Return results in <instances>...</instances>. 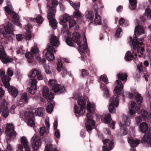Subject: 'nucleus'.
I'll return each instance as SVG.
<instances>
[{"label":"nucleus","instance_id":"f257e3e1","mask_svg":"<svg viewBox=\"0 0 151 151\" xmlns=\"http://www.w3.org/2000/svg\"><path fill=\"white\" fill-rule=\"evenodd\" d=\"M95 105L93 103H91L89 101H87V110L88 113L86 114L87 119L86 120V127L89 132L90 130L94 126L95 121L93 119L92 114L94 111Z\"/></svg>","mask_w":151,"mask_h":151},{"label":"nucleus","instance_id":"f03ea898","mask_svg":"<svg viewBox=\"0 0 151 151\" xmlns=\"http://www.w3.org/2000/svg\"><path fill=\"white\" fill-rule=\"evenodd\" d=\"M144 38L143 37L141 39H139L137 40V37H134L133 38V40L132 37L129 38V40L130 42L132 41V44L133 45V48L134 49V51H133V52H134L135 50H137V53L138 54V56L140 57L141 55L143 54V52L144 50V48L143 46H142L143 43L142 42L144 40Z\"/></svg>","mask_w":151,"mask_h":151},{"label":"nucleus","instance_id":"7ed1b4c3","mask_svg":"<svg viewBox=\"0 0 151 151\" xmlns=\"http://www.w3.org/2000/svg\"><path fill=\"white\" fill-rule=\"evenodd\" d=\"M139 108L138 107L134 101H132L131 102L130 106L129 109V111L131 115H132L134 114L137 111L138 114L140 113L141 115L145 120L148 119L149 115L148 113L145 110L142 109L141 111H139Z\"/></svg>","mask_w":151,"mask_h":151},{"label":"nucleus","instance_id":"20e7f679","mask_svg":"<svg viewBox=\"0 0 151 151\" xmlns=\"http://www.w3.org/2000/svg\"><path fill=\"white\" fill-rule=\"evenodd\" d=\"M6 2L7 6L5 7V11L12 17L14 24L18 26L21 27V24L19 21L18 16L13 11L12 7L10 1L9 0H7Z\"/></svg>","mask_w":151,"mask_h":151},{"label":"nucleus","instance_id":"39448f33","mask_svg":"<svg viewBox=\"0 0 151 151\" xmlns=\"http://www.w3.org/2000/svg\"><path fill=\"white\" fill-rule=\"evenodd\" d=\"M48 9L47 18L49 20L50 24L53 29H56L57 26V22L54 18V14L55 9L53 7L47 5Z\"/></svg>","mask_w":151,"mask_h":151},{"label":"nucleus","instance_id":"423d86ee","mask_svg":"<svg viewBox=\"0 0 151 151\" xmlns=\"http://www.w3.org/2000/svg\"><path fill=\"white\" fill-rule=\"evenodd\" d=\"M130 124V120L129 118L126 116H123V120L120 123V131L122 133V135L127 134V132L126 128V127L129 125Z\"/></svg>","mask_w":151,"mask_h":151},{"label":"nucleus","instance_id":"0eeeda50","mask_svg":"<svg viewBox=\"0 0 151 151\" xmlns=\"http://www.w3.org/2000/svg\"><path fill=\"white\" fill-rule=\"evenodd\" d=\"M111 103L109 104V109L111 113L115 112V108L117 107L119 105L118 99L117 96L115 95L110 99Z\"/></svg>","mask_w":151,"mask_h":151},{"label":"nucleus","instance_id":"6e6552de","mask_svg":"<svg viewBox=\"0 0 151 151\" xmlns=\"http://www.w3.org/2000/svg\"><path fill=\"white\" fill-rule=\"evenodd\" d=\"M6 135L11 139L12 138L15 137L16 133L14 130V127L12 124H7L6 130Z\"/></svg>","mask_w":151,"mask_h":151},{"label":"nucleus","instance_id":"1a4fd4ad","mask_svg":"<svg viewBox=\"0 0 151 151\" xmlns=\"http://www.w3.org/2000/svg\"><path fill=\"white\" fill-rule=\"evenodd\" d=\"M1 108L3 109L2 115L3 116L6 118L9 114V111L7 107V103L4 99L0 100V113H1Z\"/></svg>","mask_w":151,"mask_h":151},{"label":"nucleus","instance_id":"9d476101","mask_svg":"<svg viewBox=\"0 0 151 151\" xmlns=\"http://www.w3.org/2000/svg\"><path fill=\"white\" fill-rule=\"evenodd\" d=\"M32 146L34 150H37L41 145V142L39 137L34 135L31 139Z\"/></svg>","mask_w":151,"mask_h":151},{"label":"nucleus","instance_id":"9b49d317","mask_svg":"<svg viewBox=\"0 0 151 151\" xmlns=\"http://www.w3.org/2000/svg\"><path fill=\"white\" fill-rule=\"evenodd\" d=\"M103 142L104 144L103 147V151H110L114 147V145L112 141L109 139H106L103 140Z\"/></svg>","mask_w":151,"mask_h":151},{"label":"nucleus","instance_id":"f8f14e48","mask_svg":"<svg viewBox=\"0 0 151 151\" xmlns=\"http://www.w3.org/2000/svg\"><path fill=\"white\" fill-rule=\"evenodd\" d=\"M47 51V52L45 54V56L47 60L50 61L53 60L55 57L53 52H55V48L52 46L48 45Z\"/></svg>","mask_w":151,"mask_h":151},{"label":"nucleus","instance_id":"ddd939ff","mask_svg":"<svg viewBox=\"0 0 151 151\" xmlns=\"http://www.w3.org/2000/svg\"><path fill=\"white\" fill-rule=\"evenodd\" d=\"M2 33L4 37L8 36L9 34H13V28L11 24L8 23L7 26L3 29Z\"/></svg>","mask_w":151,"mask_h":151},{"label":"nucleus","instance_id":"4468645a","mask_svg":"<svg viewBox=\"0 0 151 151\" xmlns=\"http://www.w3.org/2000/svg\"><path fill=\"white\" fill-rule=\"evenodd\" d=\"M117 86L114 90V93L117 95H120L123 89V86L120 80H116Z\"/></svg>","mask_w":151,"mask_h":151},{"label":"nucleus","instance_id":"2eb2a0df","mask_svg":"<svg viewBox=\"0 0 151 151\" xmlns=\"http://www.w3.org/2000/svg\"><path fill=\"white\" fill-rule=\"evenodd\" d=\"M20 141L21 144H19L18 145L17 148L20 151H23V147L29 145L28 141L26 137L24 136L21 138Z\"/></svg>","mask_w":151,"mask_h":151},{"label":"nucleus","instance_id":"dca6fc26","mask_svg":"<svg viewBox=\"0 0 151 151\" xmlns=\"http://www.w3.org/2000/svg\"><path fill=\"white\" fill-rule=\"evenodd\" d=\"M76 96H77L78 97V100L77 102L78 105L79 106L81 109H83V111H84V109H85L86 105L85 102V99L84 98L80 96L79 95H77L75 96H74L73 98L75 99L76 98Z\"/></svg>","mask_w":151,"mask_h":151},{"label":"nucleus","instance_id":"f3484780","mask_svg":"<svg viewBox=\"0 0 151 151\" xmlns=\"http://www.w3.org/2000/svg\"><path fill=\"white\" fill-rule=\"evenodd\" d=\"M71 19V18L69 15L68 14H65L64 15L62 18L60 19L59 23L63 25V28L65 29L67 27V25L65 23L69 21Z\"/></svg>","mask_w":151,"mask_h":151},{"label":"nucleus","instance_id":"a211bd4d","mask_svg":"<svg viewBox=\"0 0 151 151\" xmlns=\"http://www.w3.org/2000/svg\"><path fill=\"white\" fill-rule=\"evenodd\" d=\"M31 85L29 89V92L32 94H34L37 91V80L35 79H32L31 81Z\"/></svg>","mask_w":151,"mask_h":151},{"label":"nucleus","instance_id":"6ab92c4d","mask_svg":"<svg viewBox=\"0 0 151 151\" xmlns=\"http://www.w3.org/2000/svg\"><path fill=\"white\" fill-rule=\"evenodd\" d=\"M42 93L43 97L48 100V98L51 99V97H50V96H52L53 99L54 98V95L51 92H50L48 88L46 86L43 87Z\"/></svg>","mask_w":151,"mask_h":151},{"label":"nucleus","instance_id":"aec40b11","mask_svg":"<svg viewBox=\"0 0 151 151\" xmlns=\"http://www.w3.org/2000/svg\"><path fill=\"white\" fill-rule=\"evenodd\" d=\"M52 96H50V97H51V99L48 98L47 101L48 103H49V104L47 105V108L46 111L49 113H51L53 109V105L54 104V101L53 99Z\"/></svg>","mask_w":151,"mask_h":151},{"label":"nucleus","instance_id":"412c9836","mask_svg":"<svg viewBox=\"0 0 151 151\" xmlns=\"http://www.w3.org/2000/svg\"><path fill=\"white\" fill-rule=\"evenodd\" d=\"M25 116H28V117H27V118L28 119V125L32 127L35 126V122L33 119L32 118V117L33 116V113L31 112H28L26 113Z\"/></svg>","mask_w":151,"mask_h":151},{"label":"nucleus","instance_id":"4be33fe9","mask_svg":"<svg viewBox=\"0 0 151 151\" xmlns=\"http://www.w3.org/2000/svg\"><path fill=\"white\" fill-rule=\"evenodd\" d=\"M80 35L76 32L74 33L73 34L72 38L73 42H76L79 45V47L80 48L81 46L80 45L81 42L80 40Z\"/></svg>","mask_w":151,"mask_h":151},{"label":"nucleus","instance_id":"5701e85b","mask_svg":"<svg viewBox=\"0 0 151 151\" xmlns=\"http://www.w3.org/2000/svg\"><path fill=\"white\" fill-rule=\"evenodd\" d=\"M52 89L55 93H62L65 91V88L57 83L52 87Z\"/></svg>","mask_w":151,"mask_h":151},{"label":"nucleus","instance_id":"b1692460","mask_svg":"<svg viewBox=\"0 0 151 151\" xmlns=\"http://www.w3.org/2000/svg\"><path fill=\"white\" fill-rule=\"evenodd\" d=\"M50 43L51 44L54 46H57L60 44L58 38L56 36L52 35L51 36L50 39Z\"/></svg>","mask_w":151,"mask_h":151},{"label":"nucleus","instance_id":"393cba45","mask_svg":"<svg viewBox=\"0 0 151 151\" xmlns=\"http://www.w3.org/2000/svg\"><path fill=\"white\" fill-rule=\"evenodd\" d=\"M32 25L30 23H28L27 25L25 27V29L27 30L25 36V39L27 40H29L31 38L32 36L31 32L29 30H28V29L32 28Z\"/></svg>","mask_w":151,"mask_h":151},{"label":"nucleus","instance_id":"a878e982","mask_svg":"<svg viewBox=\"0 0 151 151\" xmlns=\"http://www.w3.org/2000/svg\"><path fill=\"white\" fill-rule=\"evenodd\" d=\"M148 125L147 123L142 122L140 124L138 128L139 131L145 133L148 129Z\"/></svg>","mask_w":151,"mask_h":151},{"label":"nucleus","instance_id":"bb28decb","mask_svg":"<svg viewBox=\"0 0 151 151\" xmlns=\"http://www.w3.org/2000/svg\"><path fill=\"white\" fill-rule=\"evenodd\" d=\"M2 81L6 88H8L9 86V82L11 78L9 76H4L1 77Z\"/></svg>","mask_w":151,"mask_h":151},{"label":"nucleus","instance_id":"cd10ccee","mask_svg":"<svg viewBox=\"0 0 151 151\" xmlns=\"http://www.w3.org/2000/svg\"><path fill=\"white\" fill-rule=\"evenodd\" d=\"M135 32L136 35H139L145 33V30L143 27L138 25L135 27Z\"/></svg>","mask_w":151,"mask_h":151},{"label":"nucleus","instance_id":"c85d7f7f","mask_svg":"<svg viewBox=\"0 0 151 151\" xmlns=\"http://www.w3.org/2000/svg\"><path fill=\"white\" fill-rule=\"evenodd\" d=\"M92 23L95 25H101L102 21L101 17L98 14H96L94 20Z\"/></svg>","mask_w":151,"mask_h":151},{"label":"nucleus","instance_id":"c756f323","mask_svg":"<svg viewBox=\"0 0 151 151\" xmlns=\"http://www.w3.org/2000/svg\"><path fill=\"white\" fill-rule=\"evenodd\" d=\"M9 91L10 92L11 95L14 97H16L18 93V91L17 89L16 88L10 86L7 88Z\"/></svg>","mask_w":151,"mask_h":151},{"label":"nucleus","instance_id":"7c9ffc66","mask_svg":"<svg viewBox=\"0 0 151 151\" xmlns=\"http://www.w3.org/2000/svg\"><path fill=\"white\" fill-rule=\"evenodd\" d=\"M28 20H30L31 23L36 20L37 22L39 24H41L43 22L44 19L42 17L40 16H38L36 18H33L29 17L28 19Z\"/></svg>","mask_w":151,"mask_h":151},{"label":"nucleus","instance_id":"2f4dec72","mask_svg":"<svg viewBox=\"0 0 151 151\" xmlns=\"http://www.w3.org/2000/svg\"><path fill=\"white\" fill-rule=\"evenodd\" d=\"M128 142L132 147H137L139 143V141L138 140H134L132 138H129Z\"/></svg>","mask_w":151,"mask_h":151},{"label":"nucleus","instance_id":"473e14b6","mask_svg":"<svg viewBox=\"0 0 151 151\" xmlns=\"http://www.w3.org/2000/svg\"><path fill=\"white\" fill-rule=\"evenodd\" d=\"M134 95L136 96V101L138 105L140 104L142 101L143 98L141 96V95L139 94H138L136 90L134 91Z\"/></svg>","mask_w":151,"mask_h":151},{"label":"nucleus","instance_id":"72a5a7b5","mask_svg":"<svg viewBox=\"0 0 151 151\" xmlns=\"http://www.w3.org/2000/svg\"><path fill=\"white\" fill-rule=\"evenodd\" d=\"M45 112L44 109L42 108H39L35 110V114L36 116H42L43 115Z\"/></svg>","mask_w":151,"mask_h":151},{"label":"nucleus","instance_id":"f704fd0d","mask_svg":"<svg viewBox=\"0 0 151 151\" xmlns=\"http://www.w3.org/2000/svg\"><path fill=\"white\" fill-rule=\"evenodd\" d=\"M25 57L29 63H31L33 61L34 58V56L32 54L29 52H28L26 53Z\"/></svg>","mask_w":151,"mask_h":151},{"label":"nucleus","instance_id":"c9c22d12","mask_svg":"<svg viewBox=\"0 0 151 151\" xmlns=\"http://www.w3.org/2000/svg\"><path fill=\"white\" fill-rule=\"evenodd\" d=\"M129 2L130 4L129 8L131 10L135 9L137 7V0H129Z\"/></svg>","mask_w":151,"mask_h":151},{"label":"nucleus","instance_id":"e433bc0d","mask_svg":"<svg viewBox=\"0 0 151 151\" xmlns=\"http://www.w3.org/2000/svg\"><path fill=\"white\" fill-rule=\"evenodd\" d=\"M75 113L79 114H83L85 111V109H84V111H83V109H81L79 108V107L77 105H75L74 108Z\"/></svg>","mask_w":151,"mask_h":151},{"label":"nucleus","instance_id":"4c0bfd02","mask_svg":"<svg viewBox=\"0 0 151 151\" xmlns=\"http://www.w3.org/2000/svg\"><path fill=\"white\" fill-rule=\"evenodd\" d=\"M39 70H37L35 69H33L32 70L29 74L28 76L30 78H35L37 76L38 72Z\"/></svg>","mask_w":151,"mask_h":151},{"label":"nucleus","instance_id":"58836bf2","mask_svg":"<svg viewBox=\"0 0 151 151\" xmlns=\"http://www.w3.org/2000/svg\"><path fill=\"white\" fill-rule=\"evenodd\" d=\"M31 52L33 54L37 55L39 52V50L37 47L36 44L34 45V46L32 47L31 49Z\"/></svg>","mask_w":151,"mask_h":151},{"label":"nucleus","instance_id":"ea45409f","mask_svg":"<svg viewBox=\"0 0 151 151\" xmlns=\"http://www.w3.org/2000/svg\"><path fill=\"white\" fill-rule=\"evenodd\" d=\"M6 56V54L4 51L3 46L0 45V59L5 58Z\"/></svg>","mask_w":151,"mask_h":151},{"label":"nucleus","instance_id":"a19ab883","mask_svg":"<svg viewBox=\"0 0 151 151\" xmlns=\"http://www.w3.org/2000/svg\"><path fill=\"white\" fill-rule=\"evenodd\" d=\"M57 69L58 72H60L61 70L63 69L62 63H61V60L60 59H59L57 60Z\"/></svg>","mask_w":151,"mask_h":151},{"label":"nucleus","instance_id":"79ce46f5","mask_svg":"<svg viewBox=\"0 0 151 151\" xmlns=\"http://www.w3.org/2000/svg\"><path fill=\"white\" fill-rule=\"evenodd\" d=\"M117 77L119 79L123 81L127 80V75L125 73H119L117 75Z\"/></svg>","mask_w":151,"mask_h":151},{"label":"nucleus","instance_id":"37998d69","mask_svg":"<svg viewBox=\"0 0 151 151\" xmlns=\"http://www.w3.org/2000/svg\"><path fill=\"white\" fill-rule=\"evenodd\" d=\"M70 5L75 10H79L80 5V2H78V3L76 4L72 1H70Z\"/></svg>","mask_w":151,"mask_h":151},{"label":"nucleus","instance_id":"c03bdc74","mask_svg":"<svg viewBox=\"0 0 151 151\" xmlns=\"http://www.w3.org/2000/svg\"><path fill=\"white\" fill-rule=\"evenodd\" d=\"M145 14L147 19H151V10L149 8H147L146 9Z\"/></svg>","mask_w":151,"mask_h":151},{"label":"nucleus","instance_id":"a18cd8bd","mask_svg":"<svg viewBox=\"0 0 151 151\" xmlns=\"http://www.w3.org/2000/svg\"><path fill=\"white\" fill-rule=\"evenodd\" d=\"M133 55L131 54L130 51H128L125 55V59L126 60H130L133 58Z\"/></svg>","mask_w":151,"mask_h":151},{"label":"nucleus","instance_id":"49530a36","mask_svg":"<svg viewBox=\"0 0 151 151\" xmlns=\"http://www.w3.org/2000/svg\"><path fill=\"white\" fill-rule=\"evenodd\" d=\"M87 18L89 19L92 20L94 17V14L93 12L90 11L88 12L86 15Z\"/></svg>","mask_w":151,"mask_h":151},{"label":"nucleus","instance_id":"de8ad7c7","mask_svg":"<svg viewBox=\"0 0 151 151\" xmlns=\"http://www.w3.org/2000/svg\"><path fill=\"white\" fill-rule=\"evenodd\" d=\"M55 149H53L51 144H48L46 145L44 151H54Z\"/></svg>","mask_w":151,"mask_h":151},{"label":"nucleus","instance_id":"09e8293b","mask_svg":"<svg viewBox=\"0 0 151 151\" xmlns=\"http://www.w3.org/2000/svg\"><path fill=\"white\" fill-rule=\"evenodd\" d=\"M100 79L101 81H102L104 82L105 84H106L108 83V80L107 77L104 75L101 76Z\"/></svg>","mask_w":151,"mask_h":151},{"label":"nucleus","instance_id":"8fccbe9b","mask_svg":"<svg viewBox=\"0 0 151 151\" xmlns=\"http://www.w3.org/2000/svg\"><path fill=\"white\" fill-rule=\"evenodd\" d=\"M1 61L4 64H6L8 63H11L12 62L13 60L11 58H9L8 57L2 59Z\"/></svg>","mask_w":151,"mask_h":151},{"label":"nucleus","instance_id":"3c124183","mask_svg":"<svg viewBox=\"0 0 151 151\" xmlns=\"http://www.w3.org/2000/svg\"><path fill=\"white\" fill-rule=\"evenodd\" d=\"M100 88L102 89H103L105 91V94L106 95L108 94L109 91L106 86H104V85L101 83L100 85Z\"/></svg>","mask_w":151,"mask_h":151},{"label":"nucleus","instance_id":"603ef678","mask_svg":"<svg viewBox=\"0 0 151 151\" xmlns=\"http://www.w3.org/2000/svg\"><path fill=\"white\" fill-rule=\"evenodd\" d=\"M72 39L70 37H67L66 40V42L67 44L70 46L73 47L74 45L72 42Z\"/></svg>","mask_w":151,"mask_h":151},{"label":"nucleus","instance_id":"864d4df0","mask_svg":"<svg viewBox=\"0 0 151 151\" xmlns=\"http://www.w3.org/2000/svg\"><path fill=\"white\" fill-rule=\"evenodd\" d=\"M111 120V116L110 114H107L104 118V122L106 123H108Z\"/></svg>","mask_w":151,"mask_h":151},{"label":"nucleus","instance_id":"5fc2aeb1","mask_svg":"<svg viewBox=\"0 0 151 151\" xmlns=\"http://www.w3.org/2000/svg\"><path fill=\"white\" fill-rule=\"evenodd\" d=\"M44 67L46 73L50 74V68L48 65L45 64L44 65Z\"/></svg>","mask_w":151,"mask_h":151},{"label":"nucleus","instance_id":"6e6d98bb","mask_svg":"<svg viewBox=\"0 0 151 151\" xmlns=\"http://www.w3.org/2000/svg\"><path fill=\"white\" fill-rule=\"evenodd\" d=\"M83 38V42L84 43V44L83 45V47L84 49L85 50L87 48L88 46H87V43L86 39V37L85 34H84Z\"/></svg>","mask_w":151,"mask_h":151},{"label":"nucleus","instance_id":"4d7b16f0","mask_svg":"<svg viewBox=\"0 0 151 151\" xmlns=\"http://www.w3.org/2000/svg\"><path fill=\"white\" fill-rule=\"evenodd\" d=\"M76 21L72 19L71 18L69 21V27L70 28L76 25Z\"/></svg>","mask_w":151,"mask_h":151},{"label":"nucleus","instance_id":"13d9d810","mask_svg":"<svg viewBox=\"0 0 151 151\" xmlns=\"http://www.w3.org/2000/svg\"><path fill=\"white\" fill-rule=\"evenodd\" d=\"M57 83L55 79H50L49 80L48 82L49 85L52 86Z\"/></svg>","mask_w":151,"mask_h":151},{"label":"nucleus","instance_id":"bf43d9fd","mask_svg":"<svg viewBox=\"0 0 151 151\" xmlns=\"http://www.w3.org/2000/svg\"><path fill=\"white\" fill-rule=\"evenodd\" d=\"M73 15L77 19L80 18L81 17L80 13L78 10H77L76 11H75L74 12Z\"/></svg>","mask_w":151,"mask_h":151},{"label":"nucleus","instance_id":"052dcab7","mask_svg":"<svg viewBox=\"0 0 151 151\" xmlns=\"http://www.w3.org/2000/svg\"><path fill=\"white\" fill-rule=\"evenodd\" d=\"M46 130L45 128L44 127H42L40 128V133L41 136H42L44 134Z\"/></svg>","mask_w":151,"mask_h":151},{"label":"nucleus","instance_id":"680f3d73","mask_svg":"<svg viewBox=\"0 0 151 151\" xmlns=\"http://www.w3.org/2000/svg\"><path fill=\"white\" fill-rule=\"evenodd\" d=\"M21 99H23L25 103L27 102V94L26 93H24L22 95Z\"/></svg>","mask_w":151,"mask_h":151},{"label":"nucleus","instance_id":"e2e57ef3","mask_svg":"<svg viewBox=\"0 0 151 151\" xmlns=\"http://www.w3.org/2000/svg\"><path fill=\"white\" fill-rule=\"evenodd\" d=\"M37 77L39 80H42L43 78V77L42 75L41 71L40 70L38 72V73L37 75Z\"/></svg>","mask_w":151,"mask_h":151},{"label":"nucleus","instance_id":"0e129e2a","mask_svg":"<svg viewBox=\"0 0 151 151\" xmlns=\"http://www.w3.org/2000/svg\"><path fill=\"white\" fill-rule=\"evenodd\" d=\"M122 32L121 29L120 28H118L116 30L115 36L117 37H119L120 34L121 32Z\"/></svg>","mask_w":151,"mask_h":151},{"label":"nucleus","instance_id":"69168bd1","mask_svg":"<svg viewBox=\"0 0 151 151\" xmlns=\"http://www.w3.org/2000/svg\"><path fill=\"white\" fill-rule=\"evenodd\" d=\"M7 73L8 76L10 77L12 76L13 74V71L10 68L8 69L7 70Z\"/></svg>","mask_w":151,"mask_h":151},{"label":"nucleus","instance_id":"338daca9","mask_svg":"<svg viewBox=\"0 0 151 151\" xmlns=\"http://www.w3.org/2000/svg\"><path fill=\"white\" fill-rule=\"evenodd\" d=\"M17 39L19 41H21L23 38V36L21 34H17L16 35Z\"/></svg>","mask_w":151,"mask_h":151},{"label":"nucleus","instance_id":"774afa93","mask_svg":"<svg viewBox=\"0 0 151 151\" xmlns=\"http://www.w3.org/2000/svg\"><path fill=\"white\" fill-rule=\"evenodd\" d=\"M59 4L58 1L57 0H53L52 1L51 4L54 7L57 6Z\"/></svg>","mask_w":151,"mask_h":151}]
</instances>
